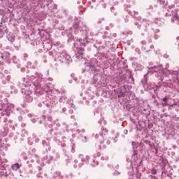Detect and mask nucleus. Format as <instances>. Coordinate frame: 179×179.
<instances>
[{"label": "nucleus", "mask_w": 179, "mask_h": 179, "mask_svg": "<svg viewBox=\"0 0 179 179\" xmlns=\"http://www.w3.org/2000/svg\"><path fill=\"white\" fill-rule=\"evenodd\" d=\"M4 54H5L6 55H9V52H4Z\"/></svg>", "instance_id": "20e7f679"}, {"label": "nucleus", "mask_w": 179, "mask_h": 179, "mask_svg": "<svg viewBox=\"0 0 179 179\" xmlns=\"http://www.w3.org/2000/svg\"><path fill=\"white\" fill-rule=\"evenodd\" d=\"M1 58H3V56H1Z\"/></svg>", "instance_id": "423d86ee"}, {"label": "nucleus", "mask_w": 179, "mask_h": 179, "mask_svg": "<svg viewBox=\"0 0 179 179\" xmlns=\"http://www.w3.org/2000/svg\"><path fill=\"white\" fill-rule=\"evenodd\" d=\"M163 101L164 102V103H163V105L166 106L167 105V97H164L163 99Z\"/></svg>", "instance_id": "7ed1b4c3"}, {"label": "nucleus", "mask_w": 179, "mask_h": 179, "mask_svg": "<svg viewBox=\"0 0 179 179\" xmlns=\"http://www.w3.org/2000/svg\"><path fill=\"white\" fill-rule=\"evenodd\" d=\"M84 52H85V48H78V54H79L80 55H83Z\"/></svg>", "instance_id": "f03ea898"}, {"label": "nucleus", "mask_w": 179, "mask_h": 179, "mask_svg": "<svg viewBox=\"0 0 179 179\" xmlns=\"http://www.w3.org/2000/svg\"><path fill=\"white\" fill-rule=\"evenodd\" d=\"M12 169L13 170H15V171L19 170V169H20V165H19V164H15L12 165Z\"/></svg>", "instance_id": "f257e3e1"}, {"label": "nucleus", "mask_w": 179, "mask_h": 179, "mask_svg": "<svg viewBox=\"0 0 179 179\" xmlns=\"http://www.w3.org/2000/svg\"><path fill=\"white\" fill-rule=\"evenodd\" d=\"M2 162V159H1V156H0V163Z\"/></svg>", "instance_id": "39448f33"}]
</instances>
